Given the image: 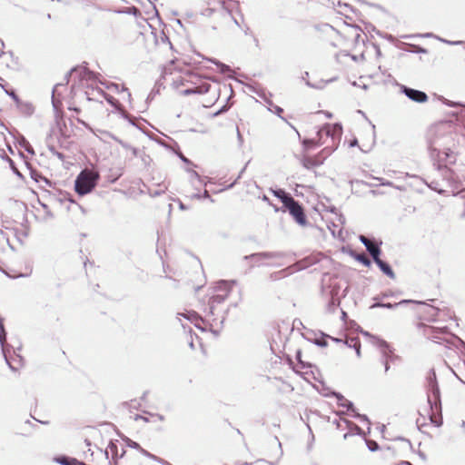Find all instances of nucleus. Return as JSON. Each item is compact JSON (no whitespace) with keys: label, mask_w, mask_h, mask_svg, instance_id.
Instances as JSON below:
<instances>
[{"label":"nucleus","mask_w":465,"mask_h":465,"mask_svg":"<svg viewBox=\"0 0 465 465\" xmlns=\"http://www.w3.org/2000/svg\"><path fill=\"white\" fill-rule=\"evenodd\" d=\"M117 13L118 14H132L134 16H137V15L141 16V13H140L139 9L135 6H128V7H124V8L118 7Z\"/></svg>","instance_id":"obj_22"},{"label":"nucleus","mask_w":465,"mask_h":465,"mask_svg":"<svg viewBox=\"0 0 465 465\" xmlns=\"http://www.w3.org/2000/svg\"><path fill=\"white\" fill-rule=\"evenodd\" d=\"M367 447L371 451H376L379 450V444L374 440H367Z\"/></svg>","instance_id":"obj_38"},{"label":"nucleus","mask_w":465,"mask_h":465,"mask_svg":"<svg viewBox=\"0 0 465 465\" xmlns=\"http://www.w3.org/2000/svg\"><path fill=\"white\" fill-rule=\"evenodd\" d=\"M149 459H151V460H154V461L158 462V461H159V460H160V457H158V456H156V455H154V454H152V453H151V454H150Z\"/></svg>","instance_id":"obj_54"},{"label":"nucleus","mask_w":465,"mask_h":465,"mask_svg":"<svg viewBox=\"0 0 465 465\" xmlns=\"http://www.w3.org/2000/svg\"><path fill=\"white\" fill-rule=\"evenodd\" d=\"M70 77L78 79L81 83L88 82L94 78V74L84 66L74 68L70 73Z\"/></svg>","instance_id":"obj_12"},{"label":"nucleus","mask_w":465,"mask_h":465,"mask_svg":"<svg viewBox=\"0 0 465 465\" xmlns=\"http://www.w3.org/2000/svg\"><path fill=\"white\" fill-rule=\"evenodd\" d=\"M338 220H339V222H340L341 223H345V218H344V216H343L342 214H340V215H339Z\"/></svg>","instance_id":"obj_57"},{"label":"nucleus","mask_w":465,"mask_h":465,"mask_svg":"<svg viewBox=\"0 0 465 465\" xmlns=\"http://www.w3.org/2000/svg\"><path fill=\"white\" fill-rule=\"evenodd\" d=\"M195 196L197 198L211 199V195H210V193H209V192L207 190H204V192L203 193L202 195L196 194Z\"/></svg>","instance_id":"obj_45"},{"label":"nucleus","mask_w":465,"mask_h":465,"mask_svg":"<svg viewBox=\"0 0 465 465\" xmlns=\"http://www.w3.org/2000/svg\"><path fill=\"white\" fill-rule=\"evenodd\" d=\"M351 256L358 262H361L363 265L370 267L371 264V260L364 253H357L352 252Z\"/></svg>","instance_id":"obj_20"},{"label":"nucleus","mask_w":465,"mask_h":465,"mask_svg":"<svg viewBox=\"0 0 465 465\" xmlns=\"http://www.w3.org/2000/svg\"><path fill=\"white\" fill-rule=\"evenodd\" d=\"M208 61L214 64L220 69V72L222 74H227L232 71L229 65L223 64L222 62H220L214 58H209Z\"/></svg>","instance_id":"obj_23"},{"label":"nucleus","mask_w":465,"mask_h":465,"mask_svg":"<svg viewBox=\"0 0 465 465\" xmlns=\"http://www.w3.org/2000/svg\"><path fill=\"white\" fill-rule=\"evenodd\" d=\"M164 193V190H156V191H151L149 190L148 191V194L151 196V197H156V196H159L161 195L162 193Z\"/></svg>","instance_id":"obj_42"},{"label":"nucleus","mask_w":465,"mask_h":465,"mask_svg":"<svg viewBox=\"0 0 465 465\" xmlns=\"http://www.w3.org/2000/svg\"><path fill=\"white\" fill-rule=\"evenodd\" d=\"M179 156H180V159H181L183 163H188V164H191V163H192V162H191L188 158H186L183 154H182V153H181Z\"/></svg>","instance_id":"obj_50"},{"label":"nucleus","mask_w":465,"mask_h":465,"mask_svg":"<svg viewBox=\"0 0 465 465\" xmlns=\"http://www.w3.org/2000/svg\"><path fill=\"white\" fill-rule=\"evenodd\" d=\"M118 95H121L122 99H127L130 102L131 94L124 86H123L121 90L118 89Z\"/></svg>","instance_id":"obj_35"},{"label":"nucleus","mask_w":465,"mask_h":465,"mask_svg":"<svg viewBox=\"0 0 465 465\" xmlns=\"http://www.w3.org/2000/svg\"><path fill=\"white\" fill-rule=\"evenodd\" d=\"M158 463L162 464V465H172L169 461L160 458Z\"/></svg>","instance_id":"obj_52"},{"label":"nucleus","mask_w":465,"mask_h":465,"mask_svg":"<svg viewBox=\"0 0 465 465\" xmlns=\"http://www.w3.org/2000/svg\"><path fill=\"white\" fill-rule=\"evenodd\" d=\"M344 343L348 347L353 348L358 357L361 356V342L358 337L347 338Z\"/></svg>","instance_id":"obj_19"},{"label":"nucleus","mask_w":465,"mask_h":465,"mask_svg":"<svg viewBox=\"0 0 465 465\" xmlns=\"http://www.w3.org/2000/svg\"><path fill=\"white\" fill-rule=\"evenodd\" d=\"M374 179L380 182V185L393 187V188H395V189H397L399 191H403L404 190L403 186L395 185L392 182L386 181L383 178L375 177Z\"/></svg>","instance_id":"obj_26"},{"label":"nucleus","mask_w":465,"mask_h":465,"mask_svg":"<svg viewBox=\"0 0 465 465\" xmlns=\"http://www.w3.org/2000/svg\"><path fill=\"white\" fill-rule=\"evenodd\" d=\"M330 339H331V340H332L333 341H335V342H341V341H342V340H341V339H339V338H333V337H331V338H330Z\"/></svg>","instance_id":"obj_60"},{"label":"nucleus","mask_w":465,"mask_h":465,"mask_svg":"<svg viewBox=\"0 0 465 465\" xmlns=\"http://www.w3.org/2000/svg\"><path fill=\"white\" fill-rule=\"evenodd\" d=\"M332 395L337 399L339 406L346 408L349 411L355 412L353 403L345 399L343 395H341L340 392H332Z\"/></svg>","instance_id":"obj_16"},{"label":"nucleus","mask_w":465,"mask_h":465,"mask_svg":"<svg viewBox=\"0 0 465 465\" xmlns=\"http://www.w3.org/2000/svg\"><path fill=\"white\" fill-rule=\"evenodd\" d=\"M214 315H215V305H213V303L209 302L207 316L212 317V321L213 322H216L218 321V319L213 318Z\"/></svg>","instance_id":"obj_36"},{"label":"nucleus","mask_w":465,"mask_h":465,"mask_svg":"<svg viewBox=\"0 0 465 465\" xmlns=\"http://www.w3.org/2000/svg\"><path fill=\"white\" fill-rule=\"evenodd\" d=\"M342 134V126L341 124H326L317 132L319 136V144L326 146L319 153L324 160L328 158L338 147Z\"/></svg>","instance_id":"obj_2"},{"label":"nucleus","mask_w":465,"mask_h":465,"mask_svg":"<svg viewBox=\"0 0 465 465\" xmlns=\"http://www.w3.org/2000/svg\"><path fill=\"white\" fill-rule=\"evenodd\" d=\"M392 295H393V294H392V292H383V293L381 294V298H389V297H391V296H392Z\"/></svg>","instance_id":"obj_53"},{"label":"nucleus","mask_w":465,"mask_h":465,"mask_svg":"<svg viewBox=\"0 0 465 465\" xmlns=\"http://www.w3.org/2000/svg\"><path fill=\"white\" fill-rule=\"evenodd\" d=\"M374 262L385 275L391 279H395V273L388 262H384L381 258L374 261Z\"/></svg>","instance_id":"obj_15"},{"label":"nucleus","mask_w":465,"mask_h":465,"mask_svg":"<svg viewBox=\"0 0 465 465\" xmlns=\"http://www.w3.org/2000/svg\"><path fill=\"white\" fill-rule=\"evenodd\" d=\"M364 335L371 337L373 340V344L380 350L381 358L390 357L391 360H394L397 357L393 354V351L391 349L390 344L378 337L371 336L369 332H363Z\"/></svg>","instance_id":"obj_9"},{"label":"nucleus","mask_w":465,"mask_h":465,"mask_svg":"<svg viewBox=\"0 0 465 465\" xmlns=\"http://www.w3.org/2000/svg\"><path fill=\"white\" fill-rule=\"evenodd\" d=\"M187 172L191 174V179H196L198 180L199 182H202V178L200 176V174L194 171V170H191V169H187Z\"/></svg>","instance_id":"obj_40"},{"label":"nucleus","mask_w":465,"mask_h":465,"mask_svg":"<svg viewBox=\"0 0 465 465\" xmlns=\"http://www.w3.org/2000/svg\"><path fill=\"white\" fill-rule=\"evenodd\" d=\"M118 437H121V439L123 440H124L126 442L127 446H129L130 448H134V449H137V450L141 449V446L137 442H135V441L130 440L129 438H127L126 436L123 435L119 430H118Z\"/></svg>","instance_id":"obj_27"},{"label":"nucleus","mask_w":465,"mask_h":465,"mask_svg":"<svg viewBox=\"0 0 465 465\" xmlns=\"http://www.w3.org/2000/svg\"><path fill=\"white\" fill-rule=\"evenodd\" d=\"M138 419H143V420L144 421H146V422L148 421V419H147V418L143 417V416H141V415H136V416H135V420H138Z\"/></svg>","instance_id":"obj_58"},{"label":"nucleus","mask_w":465,"mask_h":465,"mask_svg":"<svg viewBox=\"0 0 465 465\" xmlns=\"http://www.w3.org/2000/svg\"><path fill=\"white\" fill-rule=\"evenodd\" d=\"M302 163L306 169L319 166V162H315V159L311 156H306L302 159Z\"/></svg>","instance_id":"obj_25"},{"label":"nucleus","mask_w":465,"mask_h":465,"mask_svg":"<svg viewBox=\"0 0 465 465\" xmlns=\"http://www.w3.org/2000/svg\"><path fill=\"white\" fill-rule=\"evenodd\" d=\"M285 257L286 253L283 252H263L246 255L244 259H252L258 265L279 267L282 265L280 261Z\"/></svg>","instance_id":"obj_6"},{"label":"nucleus","mask_w":465,"mask_h":465,"mask_svg":"<svg viewBox=\"0 0 465 465\" xmlns=\"http://www.w3.org/2000/svg\"><path fill=\"white\" fill-rule=\"evenodd\" d=\"M290 213V214L293 217L295 222L304 226L307 223L306 215L304 213V210L302 206V204L299 203L298 201L293 200L289 204H287L285 207Z\"/></svg>","instance_id":"obj_8"},{"label":"nucleus","mask_w":465,"mask_h":465,"mask_svg":"<svg viewBox=\"0 0 465 465\" xmlns=\"http://www.w3.org/2000/svg\"><path fill=\"white\" fill-rule=\"evenodd\" d=\"M345 422L347 423L348 427L357 435H361L363 434V431L356 424L352 423L351 421H349V420H345Z\"/></svg>","instance_id":"obj_33"},{"label":"nucleus","mask_w":465,"mask_h":465,"mask_svg":"<svg viewBox=\"0 0 465 465\" xmlns=\"http://www.w3.org/2000/svg\"><path fill=\"white\" fill-rule=\"evenodd\" d=\"M359 240L366 247L371 241L364 235H360Z\"/></svg>","instance_id":"obj_44"},{"label":"nucleus","mask_w":465,"mask_h":465,"mask_svg":"<svg viewBox=\"0 0 465 465\" xmlns=\"http://www.w3.org/2000/svg\"><path fill=\"white\" fill-rule=\"evenodd\" d=\"M215 291H222L224 292V293L215 294L210 298L209 302L213 305L223 303L226 300L230 291V283L226 281H220L215 286Z\"/></svg>","instance_id":"obj_10"},{"label":"nucleus","mask_w":465,"mask_h":465,"mask_svg":"<svg viewBox=\"0 0 465 465\" xmlns=\"http://www.w3.org/2000/svg\"><path fill=\"white\" fill-rule=\"evenodd\" d=\"M180 316H183L191 322H193L194 320H197L199 318L198 314L194 312H190L187 314L178 313L177 318L180 319Z\"/></svg>","instance_id":"obj_34"},{"label":"nucleus","mask_w":465,"mask_h":465,"mask_svg":"<svg viewBox=\"0 0 465 465\" xmlns=\"http://www.w3.org/2000/svg\"><path fill=\"white\" fill-rule=\"evenodd\" d=\"M409 303H417V304H423V302H416L413 300H402L399 302L391 303V302H376L374 304L371 306V309L372 308H386V309H394L398 306L403 305V304H409Z\"/></svg>","instance_id":"obj_13"},{"label":"nucleus","mask_w":465,"mask_h":465,"mask_svg":"<svg viewBox=\"0 0 465 465\" xmlns=\"http://www.w3.org/2000/svg\"><path fill=\"white\" fill-rule=\"evenodd\" d=\"M272 193L275 197H277L282 203L283 207L289 204L294 198L288 193H286L282 189H276L272 191Z\"/></svg>","instance_id":"obj_17"},{"label":"nucleus","mask_w":465,"mask_h":465,"mask_svg":"<svg viewBox=\"0 0 465 465\" xmlns=\"http://www.w3.org/2000/svg\"><path fill=\"white\" fill-rule=\"evenodd\" d=\"M312 158L315 159V162H319V166L321 164L323 163V162L325 161L322 156H320V154L318 153L317 155L313 156Z\"/></svg>","instance_id":"obj_47"},{"label":"nucleus","mask_w":465,"mask_h":465,"mask_svg":"<svg viewBox=\"0 0 465 465\" xmlns=\"http://www.w3.org/2000/svg\"><path fill=\"white\" fill-rule=\"evenodd\" d=\"M210 88H211L210 84H203L194 88L185 89V90L182 91V94L185 96H188L191 94H207L210 91Z\"/></svg>","instance_id":"obj_14"},{"label":"nucleus","mask_w":465,"mask_h":465,"mask_svg":"<svg viewBox=\"0 0 465 465\" xmlns=\"http://www.w3.org/2000/svg\"><path fill=\"white\" fill-rule=\"evenodd\" d=\"M437 39L446 45H460L462 47L465 45V41H462V40L450 41V40L443 39L440 37H437Z\"/></svg>","instance_id":"obj_32"},{"label":"nucleus","mask_w":465,"mask_h":465,"mask_svg":"<svg viewBox=\"0 0 465 465\" xmlns=\"http://www.w3.org/2000/svg\"><path fill=\"white\" fill-rule=\"evenodd\" d=\"M401 92L411 101L417 103H425L428 100V95L420 90L401 85Z\"/></svg>","instance_id":"obj_11"},{"label":"nucleus","mask_w":465,"mask_h":465,"mask_svg":"<svg viewBox=\"0 0 465 465\" xmlns=\"http://www.w3.org/2000/svg\"><path fill=\"white\" fill-rule=\"evenodd\" d=\"M380 244H381V242L380 243H377L376 242L371 241L368 245H366V250L372 257L373 261H376L377 259L380 258L381 252Z\"/></svg>","instance_id":"obj_18"},{"label":"nucleus","mask_w":465,"mask_h":465,"mask_svg":"<svg viewBox=\"0 0 465 465\" xmlns=\"http://www.w3.org/2000/svg\"><path fill=\"white\" fill-rule=\"evenodd\" d=\"M139 450H140V452H141L143 456H145V457H147V458H149V457H150L151 452L147 451L146 450L143 449L142 447H141V449H140Z\"/></svg>","instance_id":"obj_51"},{"label":"nucleus","mask_w":465,"mask_h":465,"mask_svg":"<svg viewBox=\"0 0 465 465\" xmlns=\"http://www.w3.org/2000/svg\"><path fill=\"white\" fill-rule=\"evenodd\" d=\"M444 104L450 107H455L457 105H460L459 103L450 102L445 99Z\"/></svg>","instance_id":"obj_49"},{"label":"nucleus","mask_w":465,"mask_h":465,"mask_svg":"<svg viewBox=\"0 0 465 465\" xmlns=\"http://www.w3.org/2000/svg\"><path fill=\"white\" fill-rule=\"evenodd\" d=\"M354 40L356 43H359V42L364 43V39H363L361 34H360V33H357L355 35Z\"/></svg>","instance_id":"obj_46"},{"label":"nucleus","mask_w":465,"mask_h":465,"mask_svg":"<svg viewBox=\"0 0 465 465\" xmlns=\"http://www.w3.org/2000/svg\"><path fill=\"white\" fill-rule=\"evenodd\" d=\"M441 312V309L434 306H428L424 313L428 315L429 320L435 321V317Z\"/></svg>","instance_id":"obj_24"},{"label":"nucleus","mask_w":465,"mask_h":465,"mask_svg":"<svg viewBox=\"0 0 465 465\" xmlns=\"http://www.w3.org/2000/svg\"><path fill=\"white\" fill-rule=\"evenodd\" d=\"M352 413H353L352 416L354 418H357V419H359L361 421H366V422L370 423V420H369V419H368V417L366 415L360 414L356 411H355V412H352Z\"/></svg>","instance_id":"obj_39"},{"label":"nucleus","mask_w":465,"mask_h":465,"mask_svg":"<svg viewBox=\"0 0 465 465\" xmlns=\"http://www.w3.org/2000/svg\"><path fill=\"white\" fill-rule=\"evenodd\" d=\"M308 76H309V73H308V72H305V73L303 74V75H302V79L303 81H305V84H306L308 86L313 87V85H312L309 81H307V80H306V77H308Z\"/></svg>","instance_id":"obj_48"},{"label":"nucleus","mask_w":465,"mask_h":465,"mask_svg":"<svg viewBox=\"0 0 465 465\" xmlns=\"http://www.w3.org/2000/svg\"><path fill=\"white\" fill-rule=\"evenodd\" d=\"M225 111H226V108H225V106H223L222 109H220V110L215 114V115H217V114H221V113H223V112H225Z\"/></svg>","instance_id":"obj_62"},{"label":"nucleus","mask_w":465,"mask_h":465,"mask_svg":"<svg viewBox=\"0 0 465 465\" xmlns=\"http://www.w3.org/2000/svg\"><path fill=\"white\" fill-rule=\"evenodd\" d=\"M326 338H331L330 335H327V334H324V333H322V337L321 338H316L314 341H313V343L319 347H326L328 345L327 341H326Z\"/></svg>","instance_id":"obj_28"},{"label":"nucleus","mask_w":465,"mask_h":465,"mask_svg":"<svg viewBox=\"0 0 465 465\" xmlns=\"http://www.w3.org/2000/svg\"><path fill=\"white\" fill-rule=\"evenodd\" d=\"M136 403H137L136 401H131L130 406L136 408Z\"/></svg>","instance_id":"obj_63"},{"label":"nucleus","mask_w":465,"mask_h":465,"mask_svg":"<svg viewBox=\"0 0 465 465\" xmlns=\"http://www.w3.org/2000/svg\"><path fill=\"white\" fill-rule=\"evenodd\" d=\"M429 188L437 192L440 194H442L446 192V189L443 188V184H441L439 181H431L430 183L425 182Z\"/></svg>","instance_id":"obj_21"},{"label":"nucleus","mask_w":465,"mask_h":465,"mask_svg":"<svg viewBox=\"0 0 465 465\" xmlns=\"http://www.w3.org/2000/svg\"><path fill=\"white\" fill-rule=\"evenodd\" d=\"M390 361H391L390 357L381 358V361L384 365L385 372H387L390 370Z\"/></svg>","instance_id":"obj_41"},{"label":"nucleus","mask_w":465,"mask_h":465,"mask_svg":"<svg viewBox=\"0 0 465 465\" xmlns=\"http://www.w3.org/2000/svg\"><path fill=\"white\" fill-rule=\"evenodd\" d=\"M130 151L134 156L136 155L137 150L135 148H130Z\"/></svg>","instance_id":"obj_61"},{"label":"nucleus","mask_w":465,"mask_h":465,"mask_svg":"<svg viewBox=\"0 0 465 465\" xmlns=\"http://www.w3.org/2000/svg\"><path fill=\"white\" fill-rule=\"evenodd\" d=\"M5 341V331L4 329V325L2 323H0V341L2 343H4Z\"/></svg>","instance_id":"obj_43"},{"label":"nucleus","mask_w":465,"mask_h":465,"mask_svg":"<svg viewBox=\"0 0 465 465\" xmlns=\"http://www.w3.org/2000/svg\"><path fill=\"white\" fill-rule=\"evenodd\" d=\"M448 164L450 163L446 162L433 161V165L435 166L436 170L440 172L442 177V183H444V186L449 188H456L455 184L457 183L458 177L456 176L455 173L450 167H448Z\"/></svg>","instance_id":"obj_7"},{"label":"nucleus","mask_w":465,"mask_h":465,"mask_svg":"<svg viewBox=\"0 0 465 465\" xmlns=\"http://www.w3.org/2000/svg\"><path fill=\"white\" fill-rule=\"evenodd\" d=\"M302 145L305 150H310L313 146L320 145V144H319V140L316 142L314 139H304L302 141Z\"/></svg>","instance_id":"obj_31"},{"label":"nucleus","mask_w":465,"mask_h":465,"mask_svg":"<svg viewBox=\"0 0 465 465\" xmlns=\"http://www.w3.org/2000/svg\"><path fill=\"white\" fill-rule=\"evenodd\" d=\"M451 129L448 123H440L429 128L426 139L432 161L455 163L456 156L452 151L455 140Z\"/></svg>","instance_id":"obj_1"},{"label":"nucleus","mask_w":465,"mask_h":465,"mask_svg":"<svg viewBox=\"0 0 465 465\" xmlns=\"http://www.w3.org/2000/svg\"><path fill=\"white\" fill-rule=\"evenodd\" d=\"M357 143H358V140L355 138L352 141H351L350 146L353 147V146L357 145Z\"/></svg>","instance_id":"obj_56"},{"label":"nucleus","mask_w":465,"mask_h":465,"mask_svg":"<svg viewBox=\"0 0 465 465\" xmlns=\"http://www.w3.org/2000/svg\"><path fill=\"white\" fill-rule=\"evenodd\" d=\"M149 459H151V460H154V461L158 462V461H159V460H160V457H158V456H156V455H154V454H152V453H151V454H150Z\"/></svg>","instance_id":"obj_55"},{"label":"nucleus","mask_w":465,"mask_h":465,"mask_svg":"<svg viewBox=\"0 0 465 465\" xmlns=\"http://www.w3.org/2000/svg\"><path fill=\"white\" fill-rule=\"evenodd\" d=\"M427 401L431 413L430 421L435 426L440 427L442 424L441 417L437 418L436 414L441 411L440 391L437 381L435 371L430 369L426 378Z\"/></svg>","instance_id":"obj_3"},{"label":"nucleus","mask_w":465,"mask_h":465,"mask_svg":"<svg viewBox=\"0 0 465 465\" xmlns=\"http://www.w3.org/2000/svg\"><path fill=\"white\" fill-rule=\"evenodd\" d=\"M179 208L181 210H186V206L182 202L179 203Z\"/></svg>","instance_id":"obj_59"},{"label":"nucleus","mask_w":465,"mask_h":465,"mask_svg":"<svg viewBox=\"0 0 465 465\" xmlns=\"http://www.w3.org/2000/svg\"><path fill=\"white\" fill-rule=\"evenodd\" d=\"M118 114H121L123 117L129 119L130 123L134 125V123L132 121V119L129 117V115L126 114V112L124 109V106L118 102Z\"/></svg>","instance_id":"obj_37"},{"label":"nucleus","mask_w":465,"mask_h":465,"mask_svg":"<svg viewBox=\"0 0 465 465\" xmlns=\"http://www.w3.org/2000/svg\"><path fill=\"white\" fill-rule=\"evenodd\" d=\"M269 110L277 114L280 118H282L283 121L287 122L281 114L283 112V109L276 104H273L272 103H270Z\"/></svg>","instance_id":"obj_30"},{"label":"nucleus","mask_w":465,"mask_h":465,"mask_svg":"<svg viewBox=\"0 0 465 465\" xmlns=\"http://www.w3.org/2000/svg\"><path fill=\"white\" fill-rule=\"evenodd\" d=\"M331 299L328 303V310L329 311H334V309L339 306L340 301L338 298L335 297L333 291L331 292Z\"/></svg>","instance_id":"obj_29"},{"label":"nucleus","mask_w":465,"mask_h":465,"mask_svg":"<svg viewBox=\"0 0 465 465\" xmlns=\"http://www.w3.org/2000/svg\"><path fill=\"white\" fill-rule=\"evenodd\" d=\"M424 333L429 339L439 344L445 343V346L449 349L452 347L458 349L460 347L465 348V342L458 336L449 333L447 327L435 328L428 326L425 328Z\"/></svg>","instance_id":"obj_4"},{"label":"nucleus","mask_w":465,"mask_h":465,"mask_svg":"<svg viewBox=\"0 0 465 465\" xmlns=\"http://www.w3.org/2000/svg\"><path fill=\"white\" fill-rule=\"evenodd\" d=\"M401 465H412V464L411 462H409V461H403L401 463Z\"/></svg>","instance_id":"obj_64"},{"label":"nucleus","mask_w":465,"mask_h":465,"mask_svg":"<svg viewBox=\"0 0 465 465\" xmlns=\"http://www.w3.org/2000/svg\"><path fill=\"white\" fill-rule=\"evenodd\" d=\"M98 173L90 169L83 170L75 180V192L80 195L89 193L95 186Z\"/></svg>","instance_id":"obj_5"}]
</instances>
